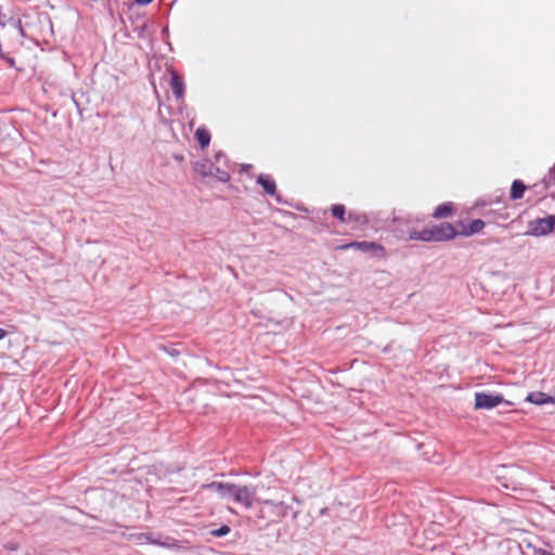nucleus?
<instances>
[{"instance_id":"nucleus-1","label":"nucleus","mask_w":555,"mask_h":555,"mask_svg":"<svg viewBox=\"0 0 555 555\" xmlns=\"http://www.w3.org/2000/svg\"><path fill=\"white\" fill-rule=\"evenodd\" d=\"M204 488L207 490L217 492L222 499L232 500L235 503L242 504L246 508H250L254 502H261L260 499L256 498L257 486L253 485H235V483H222L211 482L205 485Z\"/></svg>"},{"instance_id":"nucleus-2","label":"nucleus","mask_w":555,"mask_h":555,"mask_svg":"<svg viewBox=\"0 0 555 555\" xmlns=\"http://www.w3.org/2000/svg\"><path fill=\"white\" fill-rule=\"evenodd\" d=\"M215 158L216 163L208 158L197 160L194 165L195 172L203 177H215L221 182L229 181L230 172L225 155L218 152Z\"/></svg>"},{"instance_id":"nucleus-3","label":"nucleus","mask_w":555,"mask_h":555,"mask_svg":"<svg viewBox=\"0 0 555 555\" xmlns=\"http://www.w3.org/2000/svg\"><path fill=\"white\" fill-rule=\"evenodd\" d=\"M555 229V215H550L544 218H537L528 222L526 235L529 236H544L552 233Z\"/></svg>"},{"instance_id":"nucleus-4","label":"nucleus","mask_w":555,"mask_h":555,"mask_svg":"<svg viewBox=\"0 0 555 555\" xmlns=\"http://www.w3.org/2000/svg\"><path fill=\"white\" fill-rule=\"evenodd\" d=\"M504 402L502 395L476 392L475 393V409L490 410Z\"/></svg>"},{"instance_id":"nucleus-5","label":"nucleus","mask_w":555,"mask_h":555,"mask_svg":"<svg viewBox=\"0 0 555 555\" xmlns=\"http://www.w3.org/2000/svg\"><path fill=\"white\" fill-rule=\"evenodd\" d=\"M260 503H262L264 505V508H261L259 511V517L260 518H266V508H268L269 513L271 516H274L276 518H280V517H283L285 516L286 514V506L283 502H274L272 500H264V501H261Z\"/></svg>"},{"instance_id":"nucleus-6","label":"nucleus","mask_w":555,"mask_h":555,"mask_svg":"<svg viewBox=\"0 0 555 555\" xmlns=\"http://www.w3.org/2000/svg\"><path fill=\"white\" fill-rule=\"evenodd\" d=\"M433 232L435 235V242L448 241L457 234L456 230L449 222H442L438 225H434Z\"/></svg>"},{"instance_id":"nucleus-7","label":"nucleus","mask_w":555,"mask_h":555,"mask_svg":"<svg viewBox=\"0 0 555 555\" xmlns=\"http://www.w3.org/2000/svg\"><path fill=\"white\" fill-rule=\"evenodd\" d=\"M526 400L537 405H544L548 403L555 404V397L548 396L541 391L530 392L527 396Z\"/></svg>"},{"instance_id":"nucleus-8","label":"nucleus","mask_w":555,"mask_h":555,"mask_svg":"<svg viewBox=\"0 0 555 555\" xmlns=\"http://www.w3.org/2000/svg\"><path fill=\"white\" fill-rule=\"evenodd\" d=\"M410 240L423 241V242H435V235L431 228H425L421 231L412 230L409 233Z\"/></svg>"},{"instance_id":"nucleus-9","label":"nucleus","mask_w":555,"mask_h":555,"mask_svg":"<svg viewBox=\"0 0 555 555\" xmlns=\"http://www.w3.org/2000/svg\"><path fill=\"white\" fill-rule=\"evenodd\" d=\"M257 183L263 188V190L267 194L272 195V196L275 195L276 184H275V181L270 176L260 175L257 178Z\"/></svg>"},{"instance_id":"nucleus-10","label":"nucleus","mask_w":555,"mask_h":555,"mask_svg":"<svg viewBox=\"0 0 555 555\" xmlns=\"http://www.w3.org/2000/svg\"><path fill=\"white\" fill-rule=\"evenodd\" d=\"M170 87H171V90H172V92H173V94L176 95L177 99H182L183 98V94H184V83H183L182 78L178 74H176V73H172V75H171Z\"/></svg>"},{"instance_id":"nucleus-11","label":"nucleus","mask_w":555,"mask_h":555,"mask_svg":"<svg viewBox=\"0 0 555 555\" xmlns=\"http://www.w3.org/2000/svg\"><path fill=\"white\" fill-rule=\"evenodd\" d=\"M526 190L525 184L520 180H515L511 188V198L519 199L522 197Z\"/></svg>"},{"instance_id":"nucleus-12","label":"nucleus","mask_w":555,"mask_h":555,"mask_svg":"<svg viewBox=\"0 0 555 555\" xmlns=\"http://www.w3.org/2000/svg\"><path fill=\"white\" fill-rule=\"evenodd\" d=\"M452 214V205L450 203L439 205L434 214L433 217L437 219L447 218Z\"/></svg>"},{"instance_id":"nucleus-13","label":"nucleus","mask_w":555,"mask_h":555,"mask_svg":"<svg viewBox=\"0 0 555 555\" xmlns=\"http://www.w3.org/2000/svg\"><path fill=\"white\" fill-rule=\"evenodd\" d=\"M351 246L357 247L358 249H361L363 251H369V250H374V249L383 250V247L380 245H377L373 242L372 243L356 242V243H352Z\"/></svg>"},{"instance_id":"nucleus-14","label":"nucleus","mask_w":555,"mask_h":555,"mask_svg":"<svg viewBox=\"0 0 555 555\" xmlns=\"http://www.w3.org/2000/svg\"><path fill=\"white\" fill-rule=\"evenodd\" d=\"M196 139L202 147H205L210 142V134L205 129H197L195 132Z\"/></svg>"},{"instance_id":"nucleus-15","label":"nucleus","mask_w":555,"mask_h":555,"mask_svg":"<svg viewBox=\"0 0 555 555\" xmlns=\"http://www.w3.org/2000/svg\"><path fill=\"white\" fill-rule=\"evenodd\" d=\"M485 227V222L481 219H475L469 223L468 230L465 232L466 235H472L480 232Z\"/></svg>"},{"instance_id":"nucleus-16","label":"nucleus","mask_w":555,"mask_h":555,"mask_svg":"<svg viewBox=\"0 0 555 555\" xmlns=\"http://www.w3.org/2000/svg\"><path fill=\"white\" fill-rule=\"evenodd\" d=\"M333 217L339 219L341 222L346 221L345 215H346V208L341 204H335L331 208Z\"/></svg>"},{"instance_id":"nucleus-17","label":"nucleus","mask_w":555,"mask_h":555,"mask_svg":"<svg viewBox=\"0 0 555 555\" xmlns=\"http://www.w3.org/2000/svg\"><path fill=\"white\" fill-rule=\"evenodd\" d=\"M230 527L228 525H222L220 528L211 530L210 534L216 538L224 537L230 532Z\"/></svg>"},{"instance_id":"nucleus-18","label":"nucleus","mask_w":555,"mask_h":555,"mask_svg":"<svg viewBox=\"0 0 555 555\" xmlns=\"http://www.w3.org/2000/svg\"><path fill=\"white\" fill-rule=\"evenodd\" d=\"M10 23H11V25L13 26V28L18 33V35H20L21 37H24V36H25V34H24V28H23V26H22V22H21L20 20H13V18H11V20H10Z\"/></svg>"},{"instance_id":"nucleus-19","label":"nucleus","mask_w":555,"mask_h":555,"mask_svg":"<svg viewBox=\"0 0 555 555\" xmlns=\"http://www.w3.org/2000/svg\"><path fill=\"white\" fill-rule=\"evenodd\" d=\"M153 0H135V3L139 5H146L151 3Z\"/></svg>"},{"instance_id":"nucleus-20","label":"nucleus","mask_w":555,"mask_h":555,"mask_svg":"<svg viewBox=\"0 0 555 555\" xmlns=\"http://www.w3.org/2000/svg\"><path fill=\"white\" fill-rule=\"evenodd\" d=\"M8 335V332L0 327V340L3 339Z\"/></svg>"},{"instance_id":"nucleus-21","label":"nucleus","mask_w":555,"mask_h":555,"mask_svg":"<svg viewBox=\"0 0 555 555\" xmlns=\"http://www.w3.org/2000/svg\"><path fill=\"white\" fill-rule=\"evenodd\" d=\"M538 555H554V554H553V553H551V552H547V551H540V552L538 553Z\"/></svg>"}]
</instances>
